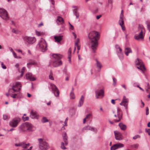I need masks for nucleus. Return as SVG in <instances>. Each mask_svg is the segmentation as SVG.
<instances>
[{
	"instance_id": "f257e3e1",
	"label": "nucleus",
	"mask_w": 150,
	"mask_h": 150,
	"mask_svg": "<svg viewBox=\"0 0 150 150\" xmlns=\"http://www.w3.org/2000/svg\"><path fill=\"white\" fill-rule=\"evenodd\" d=\"M100 35L97 31H93L88 35V37L90 40L91 47L93 52H95L98 45V40L99 39Z\"/></svg>"
},
{
	"instance_id": "f03ea898",
	"label": "nucleus",
	"mask_w": 150,
	"mask_h": 150,
	"mask_svg": "<svg viewBox=\"0 0 150 150\" xmlns=\"http://www.w3.org/2000/svg\"><path fill=\"white\" fill-rule=\"evenodd\" d=\"M37 47L41 51L44 52L47 50V45L45 40L41 38L37 44Z\"/></svg>"
},
{
	"instance_id": "7ed1b4c3",
	"label": "nucleus",
	"mask_w": 150,
	"mask_h": 150,
	"mask_svg": "<svg viewBox=\"0 0 150 150\" xmlns=\"http://www.w3.org/2000/svg\"><path fill=\"white\" fill-rule=\"evenodd\" d=\"M52 56L55 59L53 63V66L54 67H56L62 64V62L59 60L62 57V55L54 54L52 55Z\"/></svg>"
},
{
	"instance_id": "20e7f679",
	"label": "nucleus",
	"mask_w": 150,
	"mask_h": 150,
	"mask_svg": "<svg viewBox=\"0 0 150 150\" xmlns=\"http://www.w3.org/2000/svg\"><path fill=\"white\" fill-rule=\"evenodd\" d=\"M39 142V146L41 150H46L49 147L48 144L43 139L40 138L38 139Z\"/></svg>"
},
{
	"instance_id": "39448f33",
	"label": "nucleus",
	"mask_w": 150,
	"mask_h": 150,
	"mask_svg": "<svg viewBox=\"0 0 150 150\" xmlns=\"http://www.w3.org/2000/svg\"><path fill=\"white\" fill-rule=\"evenodd\" d=\"M33 127V125L29 122H25L21 125L20 129L23 132L27 131H31L32 130Z\"/></svg>"
},
{
	"instance_id": "423d86ee",
	"label": "nucleus",
	"mask_w": 150,
	"mask_h": 150,
	"mask_svg": "<svg viewBox=\"0 0 150 150\" xmlns=\"http://www.w3.org/2000/svg\"><path fill=\"white\" fill-rule=\"evenodd\" d=\"M23 41L27 44H31L34 43L36 40L35 37L28 36H23L22 38Z\"/></svg>"
},
{
	"instance_id": "0eeeda50",
	"label": "nucleus",
	"mask_w": 150,
	"mask_h": 150,
	"mask_svg": "<svg viewBox=\"0 0 150 150\" xmlns=\"http://www.w3.org/2000/svg\"><path fill=\"white\" fill-rule=\"evenodd\" d=\"M21 121V119L18 117L13 118L9 122V125L13 127H16Z\"/></svg>"
},
{
	"instance_id": "6e6552de",
	"label": "nucleus",
	"mask_w": 150,
	"mask_h": 150,
	"mask_svg": "<svg viewBox=\"0 0 150 150\" xmlns=\"http://www.w3.org/2000/svg\"><path fill=\"white\" fill-rule=\"evenodd\" d=\"M0 16L6 21L7 22L9 19L8 14L6 10L3 8H0Z\"/></svg>"
},
{
	"instance_id": "1a4fd4ad",
	"label": "nucleus",
	"mask_w": 150,
	"mask_h": 150,
	"mask_svg": "<svg viewBox=\"0 0 150 150\" xmlns=\"http://www.w3.org/2000/svg\"><path fill=\"white\" fill-rule=\"evenodd\" d=\"M135 63L137 65V68L141 70L142 71L144 72L145 69L144 65L141 60L138 59L135 62Z\"/></svg>"
},
{
	"instance_id": "9d476101",
	"label": "nucleus",
	"mask_w": 150,
	"mask_h": 150,
	"mask_svg": "<svg viewBox=\"0 0 150 150\" xmlns=\"http://www.w3.org/2000/svg\"><path fill=\"white\" fill-rule=\"evenodd\" d=\"M52 92L56 97H58L59 95V91L56 86L53 84H50Z\"/></svg>"
},
{
	"instance_id": "9b49d317",
	"label": "nucleus",
	"mask_w": 150,
	"mask_h": 150,
	"mask_svg": "<svg viewBox=\"0 0 150 150\" xmlns=\"http://www.w3.org/2000/svg\"><path fill=\"white\" fill-rule=\"evenodd\" d=\"M122 12L123 11L122 10L121 12L120 15V19L119 21V25L121 26L122 30H125V28L123 25L124 24V16Z\"/></svg>"
},
{
	"instance_id": "f8f14e48",
	"label": "nucleus",
	"mask_w": 150,
	"mask_h": 150,
	"mask_svg": "<svg viewBox=\"0 0 150 150\" xmlns=\"http://www.w3.org/2000/svg\"><path fill=\"white\" fill-rule=\"evenodd\" d=\"M21 88V83L19 82H17L15 85L12 86V89L14 92H16L19 91Z\"/></svg>"
},
{
	"instance_id": "ddd939ff",
	"label": "nucleus",
	"mask_w": 150,
	"mask_h": 150,
	"mask_svg": "<svg viewBox=\"0 0 150 150\" xmlns=\"http://www.w3.org/2000/svg\"><path fill=\"white\" fill-rule=\"evenodd\" d=\"M30 145V143H28L26 144L25 142H21L18 144H15V146L17 147L21 146L22 148L25 149H27L29 147Z\"/></svg>"
},
{
	"instance_id": "4468645a",
	"label": "nucleus",
	"mask_w": 150,
	"mask_h": 150,
	"mask_svg": "<svg viewBox=\"0 0 150 150\" xmlns=\"http://www.w3.org/2000/svg\"><path fill=\"white\" fill-rule=\"evenodd\" d=\"M29 116L32 119H38L39 117V115L36 111L32 110L30 112Z\"/></svg>"
},
{
	"instance_id": "2eb2a0df",
	"label": "nucleus",
	"mask_w": 150,
	"mask_h": 150,
	"mask_svg": "<svg viewBox=\"0 0 150 150\" xmlns=\"http://www.w3.org/2000/svg\"><path fill=\"white\" fill-rule=\"evenodd\" d=\"M124 146V144L121 143L116 144L111 147V150H115L119 148L122 147Z\"/></svg>"
},
{
	"instance_id": "dca6fc26",
	"label": "nucleus",
	"mask_w": 150,
	"mask_h": 150,
	"mask_svg": "<svg viewBox=\"0 0 150 150\" xmlns=\"http://www.w3.org/2000/svg\"><path fill=\"white\" fill-rule=\"evenodd\" d=\"M117 115L115 114L114 116L116 117L117 116L118 117V119L115 120V122H118L120 121L122 118V113H120V109L118 108L117 109Z\"/></svg>"
},
{
	"instance_id": "f3484780",
	"label": "nucleus",
	"mask_w": 150,
	"mask_h": 150,
	"mask_svg": "<svg viewBox=\"0 0 150 150\" xmlns=\"http://www.w3.org/2000/svg\"><path fill=\"white\" fill-rule=\"evenodd\" d=\"M143 33H142V32H140L139 34H135L134 38L137 40L143 39L144 37Z\"/></svg>"
},
{
	"instance_id": "a211bd4d",
	"label": "nucleus",
	"mask_w": 150,
	"mask_h": 150,
	"mask_svg": "<svg viewBox=\"0 0 150 150\" xmlns=\"http://www.w3.org/2000/svg\"><path fill=\"white\" fill-rule=\"evenodd\" d=\"M96 98H99V96H102V97L104 96V91L103 89L100 90H97L96 91Z\"/></svg>"
},
{
	"instance_id": "6ab92c4d",
	"label": "nucleus",
	"mask_w": 150,
	"mask_h": 150,
	"mask_svg": "<svg viewBox=\"0 0 150 150\" xmlns=\"http://www.w3.org/2000/svg\"><path fill=\"white\" fill-rule=\"evenodd\" d=\"M114 133L116 140H120L122 139V135L120 133L116 131H114Z\"/></svg>"
},
{
	"instance_id": "aec40b11",
	"label": "nucleus",
	"mask_w": 150,
	"mask_h": 150,
	"mask_svg": "<svg viewBox=\"0 0 150 150\" xmlns=\"http://www.w3.org/2000/svg\"><path fill=\"white\" fill-rule=\"evenodd\" d=\"M73 7L74 8L73 10V13L76 16V18H78L79 16V14L78 12V7L77 6H73Z\"/></svg>"
},
{
	"instance_id": "412c9836",
	"label": "nucleus",
	"mask_w": 150,
	"mask_h": 150,
	"mask_svg": "<svg viewBox=\"0 0 150 150\" xmlns=\"http://www.w3.org/2000/svg\"><path fill=\"white\" fill-rule=\"evenodd\" d=\"M26 78L27 79L31 81H34L36 79L35 78L33 77L32 74L29 73L26 74Z\"/></svg>"
},
{
	"instance_id": "4be33fe9",
	"label": "nucleus",
	"mask_w": 150,
	"mask_h": 150,
	"mask_svg": "<svg viewBox=\"0 0 150 150\" xmlns=\"http://www.w3.org/2000/svg\"><path fill=\"white\" fill-rule=\"evenodd\" d=\"M63 36L61 35H55L54 37L55 42H59L62 39Z\"/></svg>"
},
{
	"instance_id": "5701e85b",
	"label": "nucleus",
	"mask_w": 150,
	"mask_h": 150,
	"mask_svg": "<svg viewBox=\"0 0 150 150\" xmlns=\"http://www.w3.org/2000/svg\"><path fill=\"white\" fill-rule=\"evenodd\" d=\"M84 100V97L83 96H82L80 98L79 101V104L78 105V106L79 107H81L83 104Z\"/></svg>"
},
{
	"instance_id": "b1692460",
	"label": "nucleus",
	"mask_w": 150,
	"mask_h": 150,
	"mask_svg": "<svg viewBox=\"0 0 150 150\" xmlns=\"http://www.w3.org/2000/svg\"><path fill=\"white\" fill-rule=\"evenodd\" d=\"M57 23L59 24H62L64 23L63 19L61 17L58 16L57 20Z\"/></svg>"
},
{
	"instance_id": "393cba45",
	"label": "nucleus",
	"mask_w": 150,
	"mask_h": 150,
	"mask_svg": "<svg viewBox=\"0 0 150 150\" xmlns=\"http://www.w3.org/2000/svg\"><path fill=\"white\" fill-rule=\"evenodd\" d=\"M138 31L142 32V33H144L145 32V29L143 26L141 24L139 25L138 27Z\"/></svg>"
},
{
	"instance_id": "a878e982",
	"label": "nucleus",
	"mask_w": 150,
	"mask_h": 150,
	"mask_svg": "<svg viewBox=\"0 0 150 150\" xmlns=\"http://www.w3.org/2000/svg\"><path fill=\"white\" fill-rule=\"evenodd\" d=\"M132 50L130 48L127 47L125 48V54L127 56H128L129 53H132Z\"/></svg>"
},
{
	"instance_id": "bb28decb",
	"label": "nucleus",
	"mask_w": 150,
	"mask_h": 150,
	"mask_svg": "<svg viewBox=\"0 0 150 150\" xmlns=\"http://www.w3.org/2000/svg\"><path fill=\"white\" fill-rule=\"evenodd\" d=\"M96 66L97 67L99 68L98 69V71H100V69L101 68L102 65L99 62L97 59L96 60Z\"/></svg>"
},
{
	"instance_id": "cd10ccee",
	"label": "nucleus",
	"mask_w": 150,
	"mask_h": 150,
	"mask_svg": "<svg viewBox=\"0 0 150 150\" xmlns=\"http://www.w3.org/2000/svg\"><path fill=\"white\" fill-rule=\"evenodd\" d=\"M67 138V133L66 132H65L64 135L63 136V139L66 145L68 144Z\"/></svg>"
},
{
	"instance_id": "c85d7f7f",
	"label": "nucleus",
	"mask_w": 150,
	"mask_h": 150,
	"mask_svg": "<svg viewBox=\"0 0 150 150\" xmlns=\"http://www.w3.org/2000/svg\"><path fill=\"white\" fill-rule=\"evenodd\" d=\"M83 129L85 130H94V128L88 125L84 127L83 128Z\"/></svg>"
},
{
	"instance_id": "c756f323",
	"label": "nucleus",
	"mask_w": 150,
	"mask_h": 150,
	"mask_svg": "<svg viewBox=\"0 0 150 150\" xmlns=\"http://www.w3.org/2000/svg\"><path fill=\"white\" fill-rule=\"evenodd\" d=\"M119 125L121 129L122 130H124L126 129V126L122 123H120L119 124Z\"/></svg>"
},
{
	"instance_id": "7c9ffc66",
	"label": "nucleus",
	"mask_w": 150,
	"mask_h": 150,
	"mask_svg": "<svg viewBox=\"0 0 150 150\" xmlns=\"http://www.w3.org/2000/svg\"><path fill=\"white\" fill-rule=\"evenodd\" d=\"M37 64V63L34 60H31L30 61V62L27 64L28 67L29 68V67L28 66L29 65H36Z\"/></svg>"
},
{
	"instance_id": "2f4dec72",
	"label": "nucleus",
	"mask_w": 150,
	"mask_h": 150,
	"mask_svg": "<svg viewBox=\"0 0 150 150\" xmlns=\"http://www.w3.org/2000/svg\"><path fill=\"white\" fill-rule=\"evenodd\" d=\"M115 47L117 53L119 52H120L121 51H122V50L121 48L118 45H115Z\"/></svg>"
},
{
	"instance_id": "473e14b6",
	"label": "nucleus",
	"mask_w": 150,
	"mask_h": 150,
	"mask_svg": "<svg viewBox=\"0 0 150 150\" xmlns=\"http://www.w3.org/2000/svg\"><path fill=\"white\" fill-rule=\"evenodd\" d=\"M117 54L120 59H123V55L122 51L120 52H118L117 53Z\"/></svg>"
},
{
	"instance_id": "72a5a7b5",
	"label": "nucleus",
	"mask_w": 150,
	"mask_h": 150,
	"mask_svg": "<svg viewBox=\"0 0 150 150\" xmlns=\"http://www.w3.org/2000/svg\"><path fill=\"white\" fill-rule=\"evenodd\" d=\"M139 144H135L132 145L131 147L134 149H137L139 147Z\"/></svg>"
},
{
	"instance_id": "f704fd0d",
	"label": "nucleus",
	"mask_w": 150,
	"mask_h": 150,
	"mask_svg": "<svg viewBox=\"0 0 150 150\" xmlns=\"http://www.w3.org/2000/svg\"><path fill=\"white\" fill-rule=\"evenodd\" d=\"M48 120L47 119V117H43L41 120V121L42 123H45L47 122H48Z\"/></svg>"
},
{
	"instance_id": "c9c22d12",
	"label": "nucleus",
	"mask_w": 150,
	"mask_h": 150,
	"mask_svg": "<svg viewBox=\"0 0 150 150\" xmlns=\"http://www.w3.org/2000/svg\"><path fill=\"white\" fill-rule=\"evenodd\" d=\"M123 103H128V100L126 98L125 96H124L122 100Z\"/></svg>"
},
{
	"instance_id": "e433bc0d",
	"label": "nucleus",
	"mask_w": 150,
	"mask_h": 150,
	"mask_svg": "<svg viewBox=\"0 0 150 150\" xmlns=\"http://www.w3.org/2000/svg\"><path fill=\"white\" fill-rule=\"evenodd\" d=\"M147 87H146L145 89L147 93H150V87L149 86V84L148 83H147Z\"/></svg>"
},
{
	"instance_id": "4c0bfd02",
	"label": "nucleus",
	"mask_w": 150,
	"mask_h": 150,
	"mask_svg": "<svg viewBox=\"0 0 150 150\" xmlns=\"http://www.w3.org/2000/svg\"><path fill=\"white\" fill-rule=\"evenodd\" d=\"M70 98L71 99H74L75 98V96L74 92H71L70 93Z\"/></svg>"
},
{
	"instance_id": "58836bf2",
	"label": "nucleus",
	"mask_w": 150,
	"mask_h": 150,
	"mask_svg": "<svg viewBox=\"0 0 150 150\" xmlns=\"http://www.w3.org/2000/svg\"><path fill=\"white\" fill-rule=\"evenodd\" d=\"M113 81V85L114 86H115L116 85V82L117 81V80L116 79H115V77H113L112 78Z\"/></svg>"
},
{
	"instance_id": "ea45409f",
	"label": "nucleus",
	"mask_w": 150,
	"mask_h": 150,
	"mask_svg": "<svg viewBox=\"0 0 150 150\" xmlns=\"http://www.w3.org/2000/svg\"><path fill=\"white\" fill-rule=\"evenodd\" d=\"M13 95L17 96V98H20L21 96V94L20 93H17L14 94Z\"/></svg>"
},
{
	"instance_id": "a19ab883",
	"label": "nucleus",
	"mask_w": 150,
	"mask_h": 150,
	"mask_svg": "<svg viewBox=\"0 0 150 150\" xmlns=\"http://www.w3.org/2000/svg\"><path fill=\"white\" fill-rule=\"evenodd\" d=\"M61 148L63 149H66V148L64 146V144L63 142L61 143Z\"/></svg>"
},
{
	"instance_id": "79ce46f5",
	"label": "nucleus",
	"mask_w": 150,
	"mask_h": 150,
	"mask_svg": "<svg viewBox=\"0 0 150 150\" xmlns=\"http://www.w3.org/2000/svg\"><path fill=\"white\" fill-rule=\"evenodd\" d=\"M71 48H69L68 50V54L69 56H71Z\"/></svg>"
},
{
	"instance_id": "37998d69",
	"label": "nucleus",
	"mask_w": 150,
	"mask_h": 150,
	"mask_svg": "<svg viewBox=\"0 0 150 150\" xmlns=\"http://www.w3.org/2000/svg\"><path fill=\"white\" fill-rule=\"evenodd\" d=\"M29 117H25L23 116L22 117V119L24 121L28 120H29Z\"/></svg>"
},
{
	"instance_id": "c03bdc74",
	"label": "nucleus",
	"mask_w": 150,
	"mask_h": 150,
	"mask_svg": "<svg viewBox=\"0 0 150 150\" xmlns=\"http://www.w3.org/2000/svg\"><path fill=\"white\" fill-rule=\"evenodd\" d=\"M8 116L6 115H3V118L4 120H6L7 119Z\"/></svg>"
},
{
	"instance_id": "a18cd8bd",
	"label": "nucleus",
	"mask_w": 150,
	"mask_h": 150,
	"mask_svg": "<svg viewBox=\"0 0 150 150\" xmlns=\"http://www.w3.org/2000/svg\"><path fill=\"white\" fill-rule=\"evenodd\" d=\"M140 135H136L134 137H133V138L134 139H136L137 138H140Z\"/></svg>"
},
{
	"instance_id": "49530a36",
	"label": "nucleus",
	"mask_w": 150,
	"mask_h": 150,
	"mask_svg": "<svg viewBox=\"0 0 150 150\" xmlns=\"http://www.w3.org/2000/svg\"><path fill=\"white\" fill-rule=\"evenodd\" d=\"M108 4L107 5V6H108L109 4H112V0H107Z\"/></svg>"
},
{
	"instance_id": "de8ad7c7",
	"label": "nucleus",
	"mask_w": 150,
	"mask_h": 150,
	"mask_svg": "<svg viewBox=\"0 0 150 150\" xmlns=\"http://www.w3.org/2000/svg\"><path fill=\"white\" fill-rule=\"evenodd\" d=\"M79 41V39L77 38L76 39V40L75 42V46L78 45V44Z\"/></svg>"
},
{
	"instance_id": "09e8293b",
	"label": "nucleus",
	"mask_w": 150,
	"mask_h": 150,
	"mask_svg": "<svg viewBox=\"0 0 150 150\" xmlns=\"http://www.w3.org/2000/svg\"><path fill=\"white\" fill-rule=\"evenodd\" d=\"M35 33L36 35L38 36H40L41 35V33L40 32L36 30H35Z\"/></svg>"
},
{
	"instance_id": "8fccbe9b",
	"label": "nucleus",
	"mask_w": 150,
	"mask_h": 150,
	"mask_svg": "<svg viewBox=\"0 0 150 150\" xmlns=\"http://www.w3.org/2000/svg\"><path fill=\"white\" fill-rule=\"evenodd\" d=\"M49 78L52 80H54V78L52 74H50L49 76Z\"/></svg>"
},
{
	"instance_id": "3c124183",
	"label": "nucleus",
	"mask_w": 150,
	"mask_h": 150,
	"mask_svg": "<svg viewBox=\"0 0 150 150\" xmlns=\"http://www.w3.org/2000/svg\"><path fill=\"white\" fill-rule=\"evenodd\" d=\"M145 131L148 133L149 135H150V129H145Z\"/></svg>"
},
{
	"instance_id": "603ef678",
	"label": "nucleus",
	"mask_w": 150,
	"mask_h": 150,
	"mask_svg": "<svg viewBox=\"0 0 150 150\" xmlns=\"http://www.w3.org/2000/svg\"><path fill=\"white\" fill-rule=\"evenodd\" d=\"M149 114V110L148 107L146 108V115H147Z\"/></svg>"
},
{
	"instance_id": "864d4df0",
	"label": "nucleus",
	"mask_w": 150,
	"mask_h": 150,
	"mask_svg": "<svg viewBox=\"0 0 150 150\" xmlns=\"http://www.w3.org/2000/svg\"><path fill=\"white\" fill-rule=\"evenodd\" d=\"M147 27L149 31L150 32V22L148 23L147 24Z\"/></svg>"
},
{
	"instance_id": "5fc2aeb1",
	"label": "nucleus",
	"mask_w": 150,
	"mask_h": 150,
	"mask_svg": "<svg viewBox=\"0 0 150 150\" xmlns=\"http://www.w3.org/2000/svg\"><path fill=\"white\" fill-rule=\"evenodd\" d=\"M12 32L16 34H17L18 33V31L14 29H12Z\"/></svg>"
},
{
	"instance_id": "6e6d98bb",
	"label": "nucleus",
	"mask_w": 150,
	"mask_h": 150,
	"mask_svg": "<svg viewBox=\"0 0 150 150\" xmlns=\"http://www.w3.org/2000/svg\"><path fill=\"white\" fill-rule=\"evenodd\" d=\"M13 54L15 58H18V57L17 56L16 54L14 52L12 53Z\"/></svg>"
},
{
	"instance_id": "4d7b16f0",
	"label": "nucleus",
	"mask_w": 150,
	"mask_h": 150,
	"mask_svg": "<svg viewBox=\"0 0 150 150\" xmlns=\"http://www.w3.org/2000/svg\"><path fill=\"white\" fill-rule=\"evenodd\" d=\"M1 65V67L3 69H6V67L4 64L3 63H2Z\"/></svg>"
},
{
	"instance_id": "13d9d810",
	"label": "nucleus",
	"mask_w": 150,
	"mask_h": 150,
	"mask_svg": "<svg viewBox=\"0 0 150 150\" xmlns=\"http://www.w3.org/2000/svg\"><path fill=\"white\" fill-rule=\"evenodd\" d=\"M68 117H67L65 120V121H64V124H65V125H64L65 126H67V121H68Z\"/></svg>"
},
{
	"instance_id": "bf43d9fd",
	"label": "nucleus",
	"mask_w": 150,
	"mask_h": 150,
	"mask_svg": "<svg viewBox=\"0 0 150 150\" xmlns=\"http://www.w3.org/2000/svg\"><path fill=\"white\" fill-rule=\"evenodd\" d=\"M91 116V114H88L86 115V117L85 118H86V119H88Z\"/></svg>"
},
{
	"instance_id": "052dcab7",
	"label": "nucleus",
	"mask_w": 150,
	"mask_h": 150,
	"mask_svg": "<svg viewBox=\"0 0 150 150\" xmlns=\"http://www.w3.org/2000/svg\"><path fill=\"white\" fill-rule=\"evenodd\" d=\"M123 105L124 106V107H125V109L126 110H127V105L128 104H125L124 105Z\"/></svg>"
},
{
	"instance_id": "680f3d73",
	"label": "nucleus",
	"mask_w": 150,
	"mask_h": 150,
	"mask_svg": "<svg viewBox=\"0 0 150 150\" xmlns=\"http://www.w3.org/2000/svg\"><path fill=\"white\" fill-rule=\"evenodd\" d=\"M9 50L12 52H13L14 51H13V49L11 47H9Z\"/></svg>"
},
{
	"instance_id": "e2e57ef3",
	"label": "nucleus",
	"mask_w": 150,
	"mask_h": 150,
	"mask_svg": "<svg viewBox=\"0 0 150 150\" xmlns=\"http://www.w3.org/2000/svg\"><path fill=\"white\" fill-rule=\"evenodd\" d=\"M77 47V49L78 50H80V46H79V45L75 46V47Z\"/></svg>"
},
{
	"instance_id": "0e129e2a",
	"label": "nucleus",
	"mask_w": 150,
	"mask_h": 150,
	"mask_svg": "<svg viewBox=\"0 0 150 150\" xmlns=\"http://www.w3.org/2000/svg\"><path fill=\"white\" fill-rule=\"evenodd\" d=\"M122 86L124 88L125 90H127V88L125 84H122Z\"/></svg>"
},
{
	"instance_id": "69168bd1",
	"label": "nucleus",
	"mask_w": 150,
	"mask_h": 150,
	"mask_svg": "<svg viewBox=\"0 0 150 150\" xmlns=\"http://www.w3.org/2000/svg\"><path fill=\"white\" fill-rule=\"evenodd\" d=\"M70 29L71 30H73L74 28L73 26V25H71V24H70Z\"/></svg>"
},
{
	"instance_id": "338daca9",
	"label": "nucleus",
	"mask_w": 150,
	"mask_h": 150,
	"mask_svg": "<svg viewBox=\"0 0 150 150\" xmlns=\"http://www.w3.org/2000/svg\"><path fill=\"white\" fill-rule=\"evenodd\" d=\"M11 97H12V98H17V96H15V95H14L13 94L11 95Z\"/></svg>"
},
{
	"instance_id": "774afa93",
	"label": "nucleus",
	"mask_w": 150,
	"mask_h": 150,
	"mask_svg": "<svg viewBox=\"0 0 150 150\" xmlns=\"http://www.w3.org/2000/svg\"><path fill=\"white\" fill-rule=\"evenodd\" d=\"M101 16V15H99L96 16V18L97 19H99Z\"/></svg>"
}]
</instances>
